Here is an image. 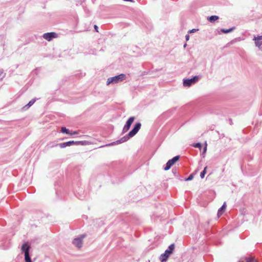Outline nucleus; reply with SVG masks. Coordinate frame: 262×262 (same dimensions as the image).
Here are the masks:
<instances>
[{
  "label": "nucleus",
  "mask_w": 262,
  "mask_h": 262,
  "mask_svg": "<svg viewBox=\"0 0 262 262\" xmlns=\"http://www.w3.org/2000/svg\"><path fill=\"white\" fill-rule=\"evenodd\" d=\"M170 253L169 251L165 250V252L160 255V259L163 262L167 260V258L169 256Z\"/></svg>",
  "instance_id": "obj_12"
},
{
  "label": "nucleus",
  "mask_w": 262,
  "mask_h": 262,
  "mask_svg": "<svg viewBox=\"0 0 262 262\" xmlns=\"http://www.w3.org/2000/svg\"><path fill=\"white\" fill-rule=\"evenodd\" d=\"M193 179V175L191 174L186 179V181H191Z\"/></svg>",
  "instance_id": "obj_24"
},
{
  "label": "nucleus",
  "mask_w": 262,
  "mask_h": 262,
  "mask_svg": "<svg viewBox=\"0 0 262 262\" xmlns=\"http://www.w3.org/2000/svg\"><path fill=\"white\" fill-rule=\"evenodd\" d=\"M180 159L179 156H177L174 157L168 161V162H170V163L172 165V166L177 162Z\"/></svg>",
  "instance_id": "obj_14"
},
{
  "label": "nucleus",
  "mask_w": 262,
  "mask_h": 262,
  "mask_svg": "<svg viewBox=\"0 0 262 262\" xmlns=\"http://www.w3.org/2000/svg\"><path fill=\"white\" fill-rule=\"evenodd\" d=\"M226 206V203H224L221 208H222L223 210H224L225 209Z\"/></svg>",
  "instance_id": "obj_30"
},
{
  "label": "nucleus",
  "mask_w": 262,
  "mask_h": 262,
  "mask_svg": "<svg viewBox=\"0 0 262 262\" xmlns=\"http://www.w3.org/2000/svg\"><path fill=\"white\" fill-rule=\"evenodd\" d=\"M130 138H131V137L128 136V134H127V135L124 136L123 137L121 138L120 139H119L118 140H117L115 142H112L109 144H107L105 145L101 146H100V147H105V146H111L119 144H121V143H122L123 142L127 141Z\"/></svg>",
  "instance_id": "obj_3"
},
{
  "label": "nucleus",
  "mask_w": 262,
  "mask_h": 262,
  "mask_svg": "<svg viewBox=\"0 0 262 262\" xmlns=\"http://www.w3.org/2000/svg\"><path fill=\"white\" fill-rule=\"evenodd\" d=\"M171 166L172 165L170 163V162H167L166 164V166L164 168V169L165 170H168L170 168Z\"/></svg>",
  "instance_id": "obj_20"
},
{
  "label": "nucleus",
  "mask_w": 262,
  "mask_h": 262,
  "mask_svg": "<svg viewBox=\"0 0 262 262\" xmlns=\"http://www.w3.org/2000/svg\"><path fill=\"white\" fill-rule=\"evenodd\" d=\"M31 247L27 243H24L21 248V250L24 253L25 259L26 262H32L29 256V251Z\"/></svg>",
  "instance_id": "obj_2"
},
{
  "label": "nucleus",
  "mask_w": 262,
  "mask_h": 262,
  "mask_svg": "<svg viewBox=\"0 0 262 262\" xmlns=\"http://www.w3.org/2000/svg\"><path fill=\"white\" fill-rule=\"evenodd\" d=\"M124 1H126V2H134V0H124Z\"/></svg>",
  "instance_id": "obj_33"
},
{
  "label": "nucleus",
  "mask_w": 262,
  "mask_h": 262,
  "mask_svg": "<svg viewBox=\"0 0 262 262\" xmlns=\"http://www.w3.org/2000/svg\"><path fill=\"white\" fill-rule=\"evenodd\" d=\"M61 132L62 133H65V134H70L69 130L68 129L66 128L65 127H62L61 128Z\"/></svg>",
  "instance_id": "obj_18"
},
{
  "label": "nucleus",
  "mask_w": 262,
  "mask_h": 262,
  "mask_svg": "<svg viewBox=\"0 0 262 262\" xmlns=\"http://www.w3.org/2000/svg\"><path fill=\"white\" fill-rule=\"evenodd\" d=\"M253 40L255 41V45L257 47L259 48L262 45V36H254Z\"/></svg>",
  "instance_id": "obj_11"
},
{
  "label": "nucleus",
  "mask_w": 262,
  "mask_h": 262,
  "mask_svg": "<svg viewBox=\"0 0 262 262\" xmlns=\"http://www.w3.org/2000/svg\"><path fill=\"white\" fill-rule=\"evenodd\" d=\"M199 79V77L198 76H195L193 78L190 79H184L183 80V85L186 87H189L192 84L196 82Z\"/></svg>",
  "instance_id": "obj_5"
},
{
  "label": "nucleus",
  "mask_w": 262,
  "mask_h": 262,
  "mask_svg": "<svg viewBox=\"0 0 262 262\" xmlns=\"http://www.w3.org/2000/svg\"><path fill=\"white\" fill-rule=\"evenodd\" d=\"M174 245L173 244H171L168 247V249H167L166 250L169 251L170 252V253L171 254L173 250H174Z\"/></svg>",
  "instance_id": "obj_17"
},
{
  "label": "nucleus",
  "mask_w": 262,
  "mask_h": 262,
  "mask_svg": "<svg viewBox=\"0 0 262 262\" xmlns=\"http://www.w3.org/2000/svg\"><path fill=\"white\" fill-rule=\"evenodd\" d=\"M247 262H256V261L252 258H249L247 259Z\"/></svg>",
  "instance_id": "obj_26"
},
{
  "label": "nucleus",
  "mask_w": 262,
  "mask_h": 262,
  "mask_svg": "<svg viewBox=\"0 0 262 262\" xmlns=\"http://www.w3.org/2000/svg\"><path fill=\"white\" fill-rule=\"evenodd\" d=\"M193 147L196 148H199L201 149L202 148V144L200 143H197L194 144H193Z\"/></svg>",
  "instance_id": "obj_23"
},
{
  "label": "nucleus",
  "mask_w": 262,
  "mask_h": 262,
  "mask_svg": "<svg viewBox=\"0 0 262 262\" xmlns=\"http://www.w3.org/2000/svg\"><path fill=\"white\" fill-rule=\"evenodd\" d=\"M185 38L187 41H188L189 39V35L188 34H187L185 36Z\"/></svg>",
  "instance_id": "obj_31"
},
{
  "label": "nucleus",
  "mask_w": 262,
  "mask_h": 262,
  "mask_svg": "<svg viewBox=\"0 0 262 262\" xmlns=\"http://www.w3.org/2000/svg\"><path fill=\"white\" fill-rule=\"evenodd\" d=\"M135 118V117H130L129 118V119L127 120V121L126 122L125 125L123 128L122 129V133H125L128 130V129L130 128V127L133 123V121H134Z\"/></svg>",
  "instance_id": "obj_7"
},
{
  "label": "nucleus",
  "mask_w": 262,
  "mask_h": 262,
  "mask_svg": "<svg viewBox=\"0 0 262 262\" xmlns=\"http://www.w3.org/2000/svg\"><path fill=\"white\" fill-rule=\"evenodd\" d=\"M94 28H95V29L96 30V31L97 32H98V26H97L95 25V26H94Z\"/></svg>",
  "instance_id": "obj_32"
},
{
  "label": "nucleus",
  "mask_w": 262,
  "mask_h": 262,
  "mask_svg": "<svg viewBox=\"0 0 262 262\" xmlns=\"http://www.w3.org/2000/svg\"><path fill=\"white\" fill-rule=\"evenodd\" d=\"M171 166L172 165L170 163V162H167L166 164V166L164 168V169L165 170H168L170 168Z\"/></svg>",
  "instance_id": "obj_19"
},
{
  "label": "nucleus",
  "mask_w": 262,
  "mask_h": 262,
  "mask_svg": "<svg viewBox=\"0 0 262 262\" xmlns=\"http://www.w3.org/2000/svg\"><path fill=\"white\" fill-rule=\"evenodd\" d=\"M198 29H193L189 31V33H192L195 32L196 31H198Z\"/></svg>",
  "instance_id": "obj_27"
},
{
  "label": "nucleus",
  "mask_w": 262,
  "mask_h": 262,
  "mask_svg": "<svg viewBox=\"0 0 262 262\" xmlns=\"http://www.w3.org/2000/svg\"><path fill=\"white\" fill-rule=\"evenodd\" d=\"M206 151H207L206 147H204V149H203V152H202V155H205V154H206Z\"/></svg>",
  "instance_id": "obj_28"
},
{
  "label": "nucleus",
  "mask_w": 262,
  "mask_h": 262,
  "mask_svg": "<svg viewBox=\"0 0 262 262\" xmlns=\"http://www.w3.org/2000/svg\"><path fill=\"white\" fill-rule=\"evenodd\" d=\"M130 138H131V137L128 136V134H127V135L124 136L123 137L121 138L120 139H119L118 140H117L115 142H112L109 144H107L105 145L101 146H100V147H105V146H111L119 144H121V143H122L123 142L127 141Z\"/></svg>",
  "instance_id": "obj_4"
},
{
  "label": "nucleus",
  "mask_w": 262,
  "mask_h": 262,
  "mask_svg": "<svg viewBox=\"0 0 262 262\" xmlns=\"http://www.w3.org/2000/svg\"><path fill=\"white\" fill-rule=\"evenodd\" d=\"M148 262H150V260H148Z\"/></svg>",
  "instance_id": "obj_36"
},
{
  "label": "nucleus",
  "mask_w": 262,
  "mask_h": 262,
  "mask_svg": "<svg viewBox=\"0 0 262 262\" xmlns=\"http://www.w3.org/2000/svg\"><path fill=\"white\" fill-rule=\"evenodd\" d=\"M224 210H223L222 208H220L219 209L218 212H217V215L219 217H220V216H221L222 215Z\"/></svg>",
  "instance_id": "obj_22"
},
{
  "label": "nucleus",
  "mask_w": 262,
  "mask_h": 262,
  "mask_svg": "<svg viewBox=\"0 0 262 262\" xmlns=\"http://www.w3.org/2000/svg\"><path fill=\"white\" fill-rule=\"evenodd\" d=\"M235 29V27H233L229 29H222L221 31L224 33H229L232 32Z\"/></svg>",
  "instance_id": "obj_15"
},
{
  "label": "nucleus",
  "mask_w": 262,
  "mask_h": 262,
  "mask_svg": "<svg viewBox=\"0 0 262 262\" xmlns=\"http://www.w3.org/2000/svg\"><path fill=\"white\" fill-rule=\"evenodd\" d=\"M78 134V132L75 131V132H73L72 133H70V132L69 134L71 135H76V134Z\"/></svg>",
  "instance_id": "obj_29"
},
{
  "label": "nucleus",
  "mask_w": 262,
  "mask_h": 262,
  "mask_svg": "<svg viewBox=\"0 0 262 262\" xmlns=\"http://www.w3.org/2000/svg\"><path fill=\"white\" fill-rule=\"evenodd\" d=\"M219 19V17L216 15H212L208 17V19L210 22H213Z\"/></svg>",
  "instance_id": "obj_16"
},
{
  "label": "nucleus",
  "mask_w": 262,
  "mask_h": 262,
  "mask_svg": "<svg viewBox=\"0 0 262 262\" xmlns=\"http://www.w3.org/2000/svg\"><path fill=\"white\" fill-rule=\"evenodd\" d=\"M186 46H187V44H186V43H185V44L184 45V48H185V47H186Z\"/></svg>",
  "instance_id": "obj_35"
},
{
  "label": "nucleus",
  "mask_w": 262,
  "mask_h": 262,
  "mask_svg": "<svg viewBox=\"0 0 262 262\" xmlns=\"http://www.w3.org/2000/svg\"><path fill=\"white\" fill-rule=\"evenodd\" d=\"M57 35L54 32L46 33L43 35V37L48 40L50 41L52 38H55Z\"/></svg>",
  "instance_id": "obj_10"
},
{
  "label": "nucleus",
  "mask_w": 262,
  "mask_h": 262,
  "mask_svg": "<svg viewBox=\"0 0 262 262\" xmlns=\"http://www.w3.org/2000/svg\"><path fill=\"white\" fill-rule=\"evenodd\" d=\"M207 142H205V147H207Z\"/></svg>",
  "instance_id": "obj_34"
},
{
  "label": "nucleus",
  "mask_w": 262,
  "mask_h": 262,
  "mask_svg": "<svg viewBox=\"0 0 262 262\" xmlns=\"http://www.w3.org/2000/svg\"><path fill=\"white\" fill-rule=\"evenodd\" d=\"M81 143L80 141H68L64 143H62L60 144H58L56 145V146H59L61 148H65L67 146H70L74 144H79Z\"/></svg>",
  "instance_id": "obj_9"
},
{
  "label": "nucleus",
  "mask_w": 262,
  "mask_h": 262,
  "mask_svg": "<svg viewBox=\"0 0 262 262\" xmlns=\"http://www.w3.org/2000/svg\"><path fill=\"white\" fill-rule=\"evenodd\" d=\"M2 76V78H4L5 76V74L4 73V71L2 69L0 70V76Z\"/></svg>",
  "instance_id": "obj_25"
},
{
  "label": "nucleus",
  "mask_w": 262,
  "mask_h": 262,
  "mask_svg": "<svg viewBox=\"0 0 262 262\" xmlns=\"http://www.w3.org/2000/svg\"><path fill=\"white\" fill-rule=\"evenodd\" d=\"M126 78L125 74H121L117 76L109 77L107 79L106 85H108L111 84H115L123 81Z\"/></svg>",
  "instance_id": "obj_1"
},
{
  "label": "nucleus",
  "mask_w": 262,
  "mask_h": 262,
  "mask_svg": "<svg viewBox=\"0 0 262 262\" xmlns=\"http://www.w3.org/2000/svg\"><path fill=\"white\" fill-rule=\"evenodd\" d=\"M206 169L207 167H205L204 169V170L201 172L200 177L202 179L204 178L205 174L206 173Z\"/></svg>",
  "instance_id": "obj_21"
},
{
  "label": "nucleus",
  "mask_w": 262,
  "mask_h": 262,
  "mask_svg": "<svg viewBox=\"0 0 262 262\" xmlns=\"http://www.w3.org/2000/svg\"><path fill=\"white\" fill-rule=\"evenodd\" d=\"M84 236V235H82L80 237H77L74 239L73 241V245L78 248H81L83 245L82 239Z\"/></svg>",
  "instance_id": "obj_8"
},
{
  "label": "nucleus",
  "mask_w": 262,
  "mask_h": 262,
  "mask_svg": "<svg viewBox=\"0 0 262 262\" xmlns=\"http://www.w3.org/2000/svg\"><path fill=\"white\" fill-rule=\"evenodd\" d=\"M141 126V124L139 122L135 124L134 128L128 133V136L131 138L134 137L139 130Z\"/></svg>",
  "instance_id": "obj_6"
},
{
  "label": "nucleus",
  "mask_w": 262,
  "mask_h": 262,
  "mask_svg": "<svg viewBox=\"0 0 262 262\" xmlns=\"http://www.w3.org/2000/svg\"><path fill=\"white\" fill-rule=\"evenodd\" d=\"M35 99H32L31 100H30L29 102V103L27 105H26L22 108V110L23 111H26V110H28L31 106H32L35 103Z\"/></svg>",
  "instance_id": "obj_13"
}]
</instances>
